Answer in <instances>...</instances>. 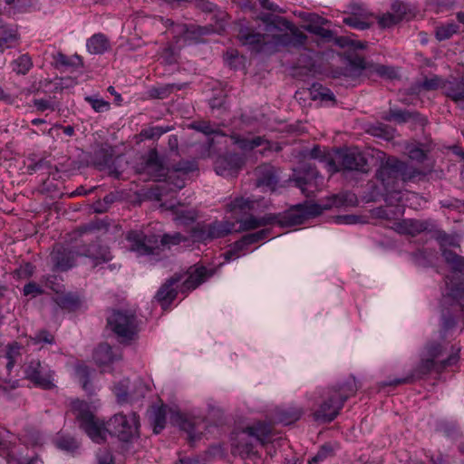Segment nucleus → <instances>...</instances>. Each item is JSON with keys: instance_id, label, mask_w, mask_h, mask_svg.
<instances>
[{"instance_id": "1a4fd4ad", "label": "nucleus", "mask_w": 464, "mask_h": 464, "mask_svg": "<svg viewBox=\"0 0 464 464\" xmlns=\"http://www.w3.org/2000/svg\"><path fill=\"white\" fill-rule=\"evenodd\" d=\"M128 249L140 256H160L158 234L142 228L130 229L124 237Z\"/></svg>"}, {"instance_id": "2f4dec72", "label": "nucleus", "mask_w": 464, "mask_h": 464, "mask_svg": "<svg viewBox=\"0 0 464 464\" xmlns=\"http://www.w3.org/2000/svg\"><path fill=\"white\" fill-rule=\"evenodd\" d=\"M442 88L445 90V95L455 103L464 102V76L445 82Z\"/></svg>"}, {"instance_id": "b1692460", "label": "nucleus", "mask_w": 464, "mask_h": 464, "mask_svg": "<svg viewBox=\"0 0 464 464\" xmlns=\"http://www.w3.org/2000/svg\"><path fill=\"white\" fill-rule=\"evenodd\" d=\"M386 121H395L398 124L406 123L408 121H413L423 125L426 119L417 111H408L402 109H390L389 111L385 112L382 117Z\"/></svg>"}, {"instance_id": "c9c22d12", "label": "nucleus", "mask_w": 464, "mask_h": 464, "mask_svg": "<svg viewBox=\"0 0 464 464\" xmlns=\"http://www.w3.org/2000/svg\"><path fill=\"white\" fill-rule=\"evenodd\" d=\"M326 23H328V20L316 16V21L311 20L310 23L304 26V29L308 33L320 37L325 42H332L334 39V32L323 26V24Z\"/></svg>"}, {"instance_id": "5701e85b", "label": "nucleus", "mask_w": 464, "mask_h": 464, "mask_svg": "<svg viewBox=\"0 0 464 464\" xmlns=\"http://www.w3.org/2000/svg\"><path fill=\"white\" fill-rule=\"evenodd\" d=\"M218 271L217 267L208 268L204 266H197L191 271L187 279L181 284L180 292H190L208 281Z\"/></svg>"}, {"instance_id": "69168bd1", "label": "nucleus", "mask_w": 464, "mask_h": 464, "mask_svg": "<svg viewBox=\"0 0 464 464\" xmlns=\"http://www.w3.org/2000/svg\"><path fill=\"white\" fill-rule=\"evenodd\" d=\"M247 216L246 218L237 219V222L240 223L239 229L241 231L253 230L261 227L259 218H256L251 214Z\"/></svg>"}, {"instance_id": "bf43d9fd", "label": "nucleus", "mask_w": 464, "mask_h": 464, "mask_svg": "<svg viewBox=\"0 0 464 464\" xmlns=\"http://www.w3.org/2000/svg\"><path fill=\"white\" fill-rule=\"evenodd\" d=\"M171 130L172 127L169 126H153L141 130L140 135L146 140H155Z\"/></svg>"}, {"instance_id": "9b49d317", "label": "nucleus", "mask_w": 464, "mask_h": 464, "mask_svg": "<svg viewBox=\"0 0 464 464\" xmlns=\"http://www.w3.org/2000/svg\"><path fill=\"white\" fill-rule=\"evenodd\" d=\"M327 206L317 203L297 204L285 212L280 213L279 227H291L304 224L307 219L315 218L327 209Z\"/></svg>"}, {"instance_id": "864d4df0", "label": "nucleus", "mask_w": 464, "mask_h": 464, "mask_svg": "<svg viewBox=\"0 0 464 464\" xmlns=\"http://www.w3.org/2000/svg\"><path fill=\"white\" fill-rule=\"evenodd\" d=\"M188 128L208 136L212 134L224 135L221 130L213 128L210 122L206 121H193L188 125Z\"/></svg>"}, {"instance_id": "a211bd4d", "label": "nucleus", "mask_w": 464, "mask_h": 464, "mask_svg": "<svg viewBox=\"0 0 464 464\" xmlns=\"http://www.w3.org/2000/svg\"><path fill=\"white\" fill-rule=\"evenodd\" d=\"M77 256H80L78 255V248L73 250L63 245H56L50 255L53 264L52 270L53 272L68 271L75 266Z\"/></svg>"}, {"instance_id": "de8ad7c7", "label": "nucleus", "mask_w": 464, "mask_h": 464, "mask_svg": "<svg viewBox=\"0 0 464 464\" xmlns=\"http://www.w3.org/2000/svg\"><path fill=\"white\" fill-rule=\"evenodd\" d=\"M302 415L303 410L301 408L289 407L278 411L277 418L280 422L289 425L300 420Z\"/></svg>"}, {"instance_id": "4c0bfd02", "label": "nucleus", "mask_w": 464, "mask_h": 464, "mask_svg": "<svg viewBox=\"0 0 464 464\" xmlns=\"http://www.w3.org/2000/svg\"><path fill=\"white\" fill-rule=\"evenodd\" d=\"M23 346L18 342H12L7 343L4 358L6 360L5 370L7 376L11 375V372L17 362V360L21 357V350Z\"/></svg>"}, {"instance_id": "4be33fe9", "label": "nucleus", "mask_w": 464, "mask_h": 464, "mask_svg": "<svg viewBox=\"0 0 464 464\" xmlns=\"http://www.w3.org/2000/svg\"><path fill=\"white\" fill-rule=\"evenodd\" d=\"M181 280V276L175 274L168 278L159 288L154 298L163 310H167L177 298L178 289L175 287Z\"/></svg>"}, {"instance_id": "338daca9", "label": "nucleus", "mask_w": 464, "mask_h": 464, "mask_svg": "<svg viewBox=\"0 0 464 464\" xmlns=\"http://www.w3.org/2000/svg\"><path fill=\"white\" fill-rule=\"evenodd\" d=\"M376 18L379 27L382 29L391 28L400 23L392 13H385Z\"/></svg>"}, {"instance_id": "3c124183", "label": "nucleus", "mask_w": 464, "mask_h": 464, "mask_svg": "<svg viewBox=\"0 0 464 464\" xmlns=\"http://www.w3.org/2000/svg\"><path fill=\"white\" fill-rule=\"evenodd\" d=\"M311 95L314 100L320 99L322 101L335 102L334 92L327 87H324L319 82H314L310 88Z\"/></svg>"}, {"instance_id": "20e7f679", "label": "nucleus", "mask_w": 464, "mask_h": 464, "mask_svg": "<svg viewBox=\"0 0 464 464\" xmlns=\"http://www.w3.org/2000/svg\"><path fill=\"white\" fill-rule=\"evenodd\" d=\"M440 306V334L446 340L456 330L458 320L464 311V283H456V276L448 277Z\"/></svg>"}, {"instance_id": "37998d69", "label": "nucleus", "mask_w": 464, "mask_h": 464, "mask_svg": "<svg viewBox=\"0 0 464 464\" xmlns=\"http://www.w3.org/2000/svg\"><path fill=\"white\" fill-rule=\"evenodd\" d=\"M10 6L13 14H24L38 9L37 0H4Z\"/></svg>"}, {"instance_id": "7c9ffc66", "label": "nucleus", "mask_w": 464, "mask_h": 464, "mask_svg": "<svg viewBox=\"0 0 464 464\" xmlns=\"http://www.w3.org/2000/svg\"><path fill=\"white\" fill-rule=\"evenodd\" d=\"M188 85V82L165 83L150 87L147 93L150 99L163 100L174 92L185 89Z\"/></svg>"}, {"instance_id": "79ce46f5", "label": "nucleus", "mask_w": 464, "mask_h": 464, "mask_svg": "<svg viewBox=\"0 0 464 464\" xmlns=\"http://www.w3.org/2000/svg\"><path fill=\"white\" fill-rule=\"evenodd\" d=\"M33 66L34 63L29 53H23L10 63L12 72L17 75H26Z\"/></svg>"}, {"instance_id": "6e6d98bb", "label": "nucleus", "mask_w": 464, "mask_h": 464, "mask_svg": "<svg viewBox=\"0 0 464 464\" xmlns=\"http://www.w3.org/2000/svg\"><path fill=\"white\" fill-rule=\"evenodd\" d=\"M343 23L349 27L361 31L369 29L373 24L372 22H370L368 19L361 18L351 14H349L346 17H343Z\"/></svg>"}, {"instance_id": "bb28decb", "label": "nucleus", "mask_w": 464, "mask_h": 464, "mask_svg": "<svg viewBox=\"0 0 464 464\" xmlns=\"http://www.w3.org/2000/svg\"><path fill=\"white\" fill-rule=\"evenodd\" d=\"M21 34L16 25L0 26V48L5 52L20 45Z\"/></svg>"}, {"instance_id": "a878e982", "label": "nucleus", "mask_w": 464, "mask_h": 464, "mask_svg": "<svg viewBox=\"0 0 464 464\" xmlns=\"http://www.w3.org/2000/svg\"><path fill=\"white\" fill-rule=\"evenodd\" d=\"M254 208L255 201L243 197H236L226 206V211L230 213L237 221L249 215Z\"/></svg>"}, {"instance_id": "5fc2aeb1", "label": "nucleus", "mask_w": 464, "mask_h": 464, "mask_svg": "<svg viewBox=\"0 0 464 464\" xmlns=\"http://www.w3.org/2000/svg\"><path fill=\"white\" fill-rule=\"evenodd\" d=\"M406 233L415 236L429 229V222L424 220L408 219L404 220Z\"/></svg>"}, {"instance_id": "72a5a7b5", "label": "nucleus", "mask_w": 464, "mask_h": 464, "mask_svg": "<svg viewBox=\"0 0 464 464\" xmlns=\"http://www.w3.org/2000/svg\"><path fill=\"white\" fill-rule=\"evenodd\" d=\"M54 302L61 309L69 313L78 311L82 304L81 296L78 294L72 292H68L57 295L54 299Z\"/></svg>"}, {"instance_id": "0eeeda50", "label": "nucleus", "mask_w": 464, "mask_h": 464, "mask_svg": "<svg viewBox=\"0 0 464 464\" xmlns=\"http://www.w3.org/2000/svg\"><path fill=\"white\" fill-rule=\"evenodd\" d=\"M107 324L122 344H130L138 338L140 320L135 312L130 310L114 309L107 318Z\"/></svg>"}, {"instance_id": "e433bc0d", "label": "nucleus", "mask_w": 464, "mask_h": 464, "mask_svg": "<svg viewBox=\"0 0 464 464\" xmlns=\"http://www.w3.org/2000/svg\"><path fill=\"white\" fill-rule=\"evenodd\" d=\"M53 65L57 70L69 67L79 69L84 66L82 56L78 54L67 56L62 52H58L53 55Z\"/></svg>"}, {"instance_id": "4468645a", "label": "nucleus", "mask_w": 464, "mask_h": 464, "mask_svg": "<svg viewBox=\"0 0 464 464\" xmlns=\"http://www.w3.org/2000/svg\"><path fill=\"white\" fill-rule=\"evenodd\" d=\"M255 185L263 192H275L280 183V169L271 163H262L254 170Z\"/></svg>"}, {"instance_id": "ea45409f", "label": "nucleus", "mask_w": 464, "mask_h": 464, "mask_svg": "<svg viewBox=\"0 0 464 464\" xmlns=\"http://www.w3.org/2000/svg\"><path fill=\"white\" fill-rule=\"evenodd\" d=\"M93 359L98 365L103 366L113 362L116 360V357L113 354L111 346L103 343H100L94 350Z\"/></svg>"}, {"instance_id": "dca6fc26", "label": "nucleus", "mask_w": 464, "mask_h": 464, "mask_svg": "<svg viewBox=\"0 0 464 464\" xmlns=\"http://www.w3.org/2000/svg\"><path fill=\"white\" fill-rule=\"evenodd\" d=\"M347 59V65L353 68V70L364 71L365 76L371 77L372 75L376 74L382 78L391 80L396 78V72L391 66L366 62L363 57L357 54L348 56Z\"/></svg>"}, {"instance_id": "c03bdc74", "label": "nucleus", "mask_w": 464, "mask_h": 464, "mask_svg": "<svg viewBox=\"0 0 464 464\" xmlns=\"http://www.w3.org/2000/svg\"><path fill=\"white\" fill-rule=\"evenodd\" d=\"M180 34L184 42L191 44L198 43L204 34V28L194 24H182Z\"/></svg>"}, {"instance_id": "7ed1b4c3", "label": "nucleus", "mask_w": 464, "mask_h": 464, "mask_svg": "<svg viewBox=\"0 0 464 464\" xmlns=\"http://www.w3.org/2000/svg\"><path fill=\"white\" fill-rule=\"evenodd\" d=\"M422 175V172L400 160L395 156H386L381 159L374 177L382 186L386 194H392L400 191V183L402 184L413 181L416 178Z\"/></svg>"}, {"instance_id": "473e14b6", "label": "nucleus", "mask_w": 464, "mask_h": 464, "mask_svg": "<svg viewBox=\"0 0 464 464\" xmlns=\"http://www.w3.org/2000/svg\"><path fill=\"white\" fill-rule=\"evenodd\" d=\"M149 419L153 427V432L160 434L166 427L167 406L165 404L153 405L150 411Z\"/></svg>"}, {"instance_id": "412c9836", "label": "nucleus", "mask_w": 464, "mask_h": 464, "mask_svg": "<svg viewBox=\"0 0 464 464\" xmlns=\"http://www.w3.org/2000/svg\"><path fill=\"white\" fill-rule=\"evenodd\" d=\"M265 34L257 33L254 28L246 24H240L237 33V39L242 45L248 46L251 50L263 52L267 44Z\"/></svg>"}, {"instance_id": "f3484780", "label": "nucleus", "mask_w": 464, "mask_h": 464, "mask_svg": "<svg viewBox=\"0 0 464 464\" xmlns=\"http://www.w3.org/2000/svg\"><path fill=\"white\" fill-rule=\"evenodd\" d=\"M318 179H322V177L315 165L310 162L300 163L297 168L294 169L291 177L295 186L300 188L304 194L307 186L316 187L318 185Z\"/></svg>"}, {"instance_id": "ddd939ff", "label": "nucleus", "mask_w": 464, "mask_h": 464, "mask_svg": "<svg viewBox=\"0 0 464 464\" xmlns=\"http://www.w3.org/2000/svg\"><path fill=\"white\" fill-rule=\"evenodd\" d=\"M277 22L290 33L276 34L272 35L274 45L295 48L303 47L307 41V36L300 31L291 21L285 17H277Z\"/></svg>"}, {"instance_id": "774afa93", "label": "nucleus", "mask_w": 464, "mask_h": 464, "mask_svg": "<svg viewBox=\"0 0 464 464\" xmlns=\"http://www.w3.org/2000/svg\"><path fill=\"white\" fill-rule=\"evenodd\" d=\"M44 294V290L41 285L34 281H30L23 287V295L24 296L36 297Z\"/></svg>"}, {"instance_id": "39448f33", "label": "nucleus", "mask_w": 464, "mask_h": 464, "mask_svg": "<svg viewBox=\"0 0 464 464\" xmlns=\"http://www.w3.org/2000/svg\"><path fill=\"white\" fill-rule=\"evenodd\" d=\"M141 170L147 172L153 180L172 178V174L186 176L198 170V161L193 160H180L177 163L167 166L163 159L159 155L157 149H151L143 157Z\"/></svg>"}, {"instance_id": "f03ea898", "label": "nucleus", "mask_w": 464, "mask_h": 464, "mask_svg": "<svg viewBox=\"0 0 464 464\" xmlns=\"http://www.w3.org/2000/svg\"><path fill=\"white\" fill-rule=\"evenodd\" d=\"M358 390L354 377L325 388L318 408L313 412L315 421L331 423L340 414L345 401L355 395Z\"/></svg>"}, {"instance_id": "49530a36", "label": "nucleus", "mask_w": 464, "mask_h": 464, "mask_svg": "<svg viewBox=\"0 0 464 464\" xmlns=\"http://www.w3.org/2000/svg\"><path fill=\"white\" fill-rule=\"evenodd\" d=\"M185 240V237L179 232H175L174 234L165 233L162 236L158 234L160 255L161 254L165 246L169 248L172 246L179 245L181 242H184Z\"/></svg>"}, {"instance_id": "6e6552de", "label": "nucleus", "mask_w": 464, "mask_h": 464, "mask_svg": "<svg viewBox=\"0 0 464 464\" xmlns=\"http://www.w3.org/2000/svg\"><path fill=\"white\" fill-rule=\"evenodd\" d=\"M459 359V356L458 353H452L449 354L445 359H442L440 361H434L433 358L424 356V354L422 353L420 363L414 369L411 374L404 378H395L391 381H384L381 382L380 387H396L401 384L412 383L415 381V379H421L423 376L430 373L431 372L440 373L449 366L456 364Z\"/></svg>"}, {"instance_id": "2eb2a0df", "label": "nucleus", "mask_w": 464, "mask_h": 464, "mask_svg": "<svg viewBox=\"0 0 464 464\" xmlns=\"http://www.w3.org/2000/svg\"><path fill=\"white\" fill-rule=\"evenodd\" d=\"M114 149L109 143H102L92 154L93 166L99 170H108L109 175L120 179L121 172L119 171L114 163Z\"/></svg>"}, {"instance_id": "c85d7f7f", "label": "nucleus", "mask_w": 464, "mask_h": 464, "mask_svg": "<svg viewBox=\"0 0 464 464\" xmlns=\"http://www.w3.org/2000/svg\"><path fill=\"white\" fill-rule=\"evenodd\" d=\"M108 36L102 33H96L86 41L87 51L91 54L102 55L111 49Z\"/></svg>"}, {"instance_id": "09e8293b", "label": "nucleus", "mask_w": 464, "mask_h": 464, "mask_svg": "<svg viewBox=\"0 0 464 464\" xmlns=\"http://www.w3.org/2000/svg\"><path fill=\"white\" fill-rule=\"evenodd\" d=\"M446 348L439 342L430 341L426 343L422 353L424 356L433 358L434 361H440L443 358Z\"/></svg>"}, {"instance_id": "6ab92c4d", "label": "nucleus", "mask_w": 464, "mask_h": 464, "mask_svg": "<svg viewBox=\"0 0 464 464\" xmlns=\"http://www.w3.org/2000/svg\"><path fill=\"white\" fill-rule=\"evenodd\" d=\"M95 238L96 239L89 245L78 246V255L92 259L96 266L110 262L113 256L111 253L110 247L102 244V240L99 237H95Z\"/></svg>"}, {"instance_id": "9d476101", "label": "nucleus", "mask_w": 464, "mask_h": 464, "mask_svg": "<svg viewBox=\"0 0 464 464\" xmlns=\"http://www.w3.org/2000/svg\"><path fill=\"white\" fill-rule=\"evenodd\" d=\"M234 227V222L228 220L216 219L211 223L198 222L190 228L189 236L193 242L207 245L230 235Z\"/></svg>"}, {"instance_id": "f8f14e48", "label": "nucleus", "mask_w": 464, "mask_h": 464, "mask_svg": "<svg viewBox=\"0 0 464 464\" xmlns=\"http://www.w3.org/2000/svg\"><path fill=\"white\" fill-rule=\"evenodd\" d=\"M24 379L31 382L35 387L43 390H52L55 387L53 382L54 372L51 367L38 359H32L24 368Z\"/></svg>"}, {"instance_id": "cd10ccee", "label": "nucleus", "mask_w": 464, "mask_h": 464, "mask_svg": "<svg viewBox=\"0 0 464 464\" xmlns=\"http://www.w3.org/2000/svg\"><path fill=\"white\" fill-rule=\"evenodd\" d=\"M172 420L188 434V443L194 447L196 441L201 440L202 433L196 431L195 423L188 419V417L179 411L172 415Z\"/></svg>"}, {"instance_id": "0e129e2a", "label": "nucleus", "mask_w": 464, "mask_h": 464, "mask_svg": "<svg viewBox=\"0 0 464 464\" xmlns=\"http://www.w3.org/2000/svg\"><path fill=\"white\" fill-rule=\"evenodd\" d=\"M349 10L351 15L358 16L368 20L372 17H374V14L369 12L362 4L352 3L349 5Z\"/></svg>"}, {"instance_id": "f704fd0d", "label": "nucleus", "mask_w": 464, "mask_h": 464, "mask_svg": "<svg viewBox=\"0 0 464 464\" xmlns=\"http://www.w3.org/2000/svg\"><path fill=\"white\" fill-rule=\"evenodd\" d=\"M232 454L238 455L240 458L246 459L257 454L255 445L250 437H242L232 443Z\"/></svg>"}, {"instance_id": "c756f323", "label": "nucleus", "mask_w": 464, "mask_h": 464, "mask_svg": "<svg viewBox=\"0 0 464 464\" xmlns=\"http://www.w3.org/2000/svg\"><path fill=\"white\" fill-rule=\"evenodd\" d=\"M243 433L248 437L255 438L261 444L266 443L272 434V427L265 421H257L251 426H247L243 430Z\"/></svg>"}, {"instance_id": "e2e57ef3", "label": "nucleus", "mask_w": 464, "mask_h": 464, "mask_svg": "<svg viewBox=\"0 0 464 464\" xmlns=\"http://www.w3.org/2000/svg\"><path fill=\"white\" fill-rule=\"evenodd\" d=\"M34 270L35 266L32 263L25 262L14 270V276L17 279H27L34 275Z\"/></svg>"}, {"instance_id": "a18cd8bd", "label": "nucleus", "mask_w": 464, "mask_h": 464, "mask_svg": "<svg viewBox=\"0 0 464 464\" xmlns=\"http://www.w3.org/2000/svg\"><path fill=\"white\" fill-rule=\"evenodd\" d=\"M336 448L332 442H325L320 446L316 454L308 459V464H319L335 455Z\"/></svg>"}, {"instance_id": "13d9d810", "label": "nucleus", "mask_w": 464, "mask_h": 464, "mask_svg": "<svg viewBox=\"0 0 464 464\" xmlns=\"http://www.w3.org/2000/svg\"><path fill=\"white\" fill-rule=\"evenodd\" d=\"M32 104L38 112H44L45 111H54L58 110L59 103L53 101V98H34Z\"/></svg>"}, {"instance_id": "052dcab7", "label": "nucleus", "mask_w": 464, "mask_h": 464, "mask_svg": "<svg viewBox=\"0 0 464 464\" xmlns=\"http://www.w3.org/2000/svg\"><path fill=\"white\" fill-rule=\"evenodd\" d=\"M429 152L430 150H425L422 144L412 146L408 150L410 159L419 163H423L428 159Z\"/></svg>"}, {"instance_id": "423d86ee", "label": "nucleus", "mask_w": 464, "mask_h": 464, "mask_svg": "<svg viewBox=\"0 0 464 464\" xmlns=\"http://www.w3.org/2000/svg\"><path fill=\"white\" fill-rule=\"evenodd\" d=\"M327 171L332 175L338 172L366 174L370 166L368 160L357 149L340 147L334 150V157L327 160Z\"/></svg>"}, {"instance_id": "aec40b11", "label": "nucleus", "mask_w": 464, "mask_h": 464, "mask_svg": "<svg viewBox=\"0 0 464 464\" xmlns=\"http://www.w3.org/2000/svg\"><path fill=\"white\" fill-rule=\"evenodd\" d=\"M243 158L237 153H226L215 161V171L223 177L236 176L244 165Z\"/></svg>"}, {"instance_id": "603ef678", "label": "nucleus", "mask_w": 464, "mask_h": 464, "mask_svg": "<svg viewBox=\"0 0 464 464\" xmlns=\"http://www.w3.org/2000/svg\"><path fill=\"white\" fill-rule=\"evenodd\" d=\"M109 228V223L103 219L96 218L90 221L87 224L82 225L77 228V232L80 236H83L88 233H92L101 230H107Z\"/></svg>"}, {"instance_id": "4d7b16f0", "label": "nucleus", "mask_w": 464, "mask_h": 464, "mask_svg": "<svg viewBox=\"0 0 464 464\" xmlns=\"http://www.w3.org/2000/svg\"><path fill=\"white\" fill-rule=\"evenodd\" d=\"M459 31V25L455 23H449L436 28L435 36L439 41H445L452 37Z\"/></svg>"}, {"instance_id": "680f3d73", "label": "nucleus", "mask_w": 464, "mask_h": 464, "mask_svg": "<svg viewBox=\"0 0 464 464\" xmlns=\"http://www.w3.org/2000/svg\"><path fill=\"white\" fill-rule=\"evenodd\" d=\"M85 101L92 106L96 112H104L111 108L109 102L104 101L97 96H87Z\"/></svg>"}, {"instance_id": "a19ab883", "label": "nucleus", "mask_w": 464, "mask_h": 464, "mask_svg": "<svg viewBox=\"0 0 464 464\" xmlns=\"http://www.w3.org/2000/svg\"><path fill=\"white\" fill-rule=\"evenodd\" d=\"M4 459L7 464H37L38 461L43 463L37 454L27 459L24 458L23 453L17 450L14 444Z\"/></svg>"}, {"instance_id": "f257e3e1", "label": "nucleus", "mask_w": 464, "mask_h": 464, "mask_svg": "<svg viewBox=\"0 0 464 464\" xmlns=\"http://www.w3.org/2000/svg\"><path fill=\"white\" fill-rule=\"evenodd\" d=\"M71 407L79 428L95 443L105 442L107 434L127 443L140 436V416L136 412L116 413L105 423L95 417L90 403L83 400H73Z\"/></svg>"}, {"instance_id": "8fccbe9b", "label": "nucleus", "mask_w": 464, "mask_h": 464, "mask_svg": "<svg viewBox=\"0 0 464 464\" xmlns=\"http://www.w3.org/2000/svg\"><path fill=\"white\" fill-rule=\"evenodd\" d=\"M392 10L399 22H401L402 20H410L414 16V13L411 6L401 1L393 2L392 4Z\"/></svg>"}, {"instance_id": "393cba45", "label": "nucleus", "mask_w": 464, "mask_h": 464, "mask_svg": "<svg viewBox=\"0 0 464 464\" xmlns=\"http://www.w3.org/2000/svg\"><path fill=\"white\" fill-rule=\"evenodd\" d=\"M441 256L451 270L450 277L456 276V283H464V257L448 248H441Z\"/></svg>"}, {"instance_id": "58836bf2", "label": "nucleus", "mask_w": 464, "mask_h": 464, "mask_svg": "<svg viewBox=\"0 0 464 464\" xmlns=\"http://www.w3.org/2000/svg\"><path fill=\"white\" fill-rule=\"evenodd\" d=\"M53 443L58 450L72 455H74L80 448L79 441L69 434L58 433Z\"/></svg>"}]
</instances>
